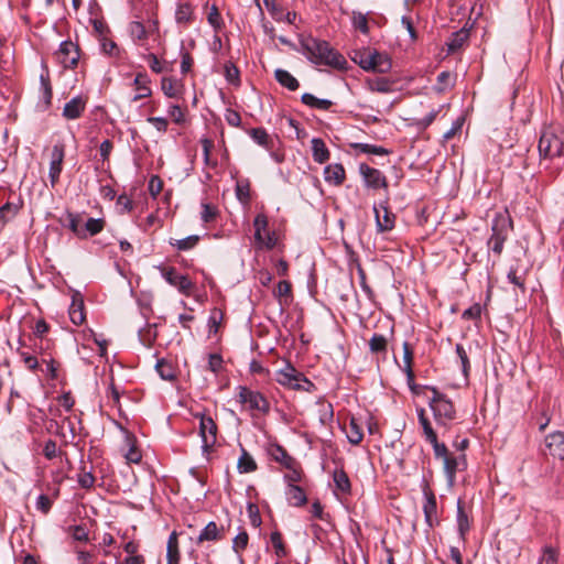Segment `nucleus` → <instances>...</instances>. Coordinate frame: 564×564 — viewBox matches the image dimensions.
<instances>
[{"label": "nucleus", "mask_w": 564, "mask_h": 564, "mask_svg": "<svg viewBox=\"0 0 564 564\" xmlns=\"http://www.w3.org/2000/svg\"><path fill=\"white\" fill-rule=\"evenodd\" d=\"M388 340L381 334H373L369 340V349L372 354H386Z\"/></svg>", "instance_id": "42"}, {"label": "nucleus", "mask_w": 564, "mask_h": 564, "mask_svg": "<svg viewBox=\"0 0 564 564\" xmlns=\"http://www.w3.org/2000/svg\"><path fill=\"white\" fill-rule=\"evenodd\" d=\"M424 497L425 501L423 505V512L425 522L429 528H434L436 524H438V517H437V502L435 495L430 490H424Z\"/></svg>", "instance_id": "15"}, {"label": "nucleus", "mask_w": 564, "mask_h": 564, "mask_svg": "<svg viewBox=\"0 0 564 564\" xmlns=\"http://www.w3.org/2000/svg\"><path fill=\"white\" fill-rule=\"evenodd\" d=\"M155 369L163 380L173 381L176 378L173 366L164 359L158 360Z\"/></svg>", "instance_id": "41"}, {"label": "nucleus", "mask_w": 564, "mask_h": 564, "mask_svg": "<svg viewBox=\"0 0 564 564\" xmlns=\"http://www.w3.org/2000/svg\"><path fill=\"white\" fill-rule=\"evenodd\" d=\"M431 391L430 406L434 419L438 425L448 427L456 420L455 406L447 395L440 392L436 388H431Z\"/></svg>", "instance_id": "3"}, {"label": "nucleus", "mask_w": 564, "mask_h": 564, "mask_svg": "<svg viewBox=\"0 0 564 564\" xmlns=\"http://www.w3.org/2000/svg\"><path fill=\"white\" fill-rule=\"evenodd\" d=\"M223 367V357L219 354H210L208 358V369L218 373Z\"/></svg>", "instance_id": "63"}, {"label": "nucleus", "mask_w": 564, "mask_h": 564, "mask_svg": "<svg viewBox=\"0 0 564 564\" xmlns=\"http://www.w3.org/2000/svg\"><path fill=\"white\" fill-rule=\"evenodd\" d=\"M53 501L46 495H40L36 499L35 507L43 514H47L52 508Z\"/></svg>", "instance_id": "56"}, {"label": "nucleus", "mask_w": 564, "mask_h": 564, "mask_svg": "<svg viewBox=\"0 0 564 564\" xmlns=\"http://www.w3.org/2000/svg\"><path fill=\"white\" fill-rule=\"evenodd\" d=\"M507 279L510 283L517 286L521 293H525L527 288L524 274H518V271L511 268L507 274Z\"/></svg>", "instance_id": "49"}, {"label": "nucleus", "mask_w": 564, "mask_h": 564, "mask_svg": "<svg viewBox=\"0 0 564 564\" xmlns=\"http://www.w3.org/2000/svg\"><path fill=\"white\" fill-rule=\"evenodd\" d=\"M237 468L239 473H252L257 469V463L252 456L245 449H241V455L238 459Z\"/></svg>", "instance_id": "34"}, {"label": "nucleus", "mask_w": 564, "mask_h": 564, "mask_svg": "<svg viewBox=\"0 0 564 564\" xmlns=\"http://www.w3.org/2000/svg\"><path fill=\"white\" fill-rule=\"evenodd\" d=\"M538 564H558V552L552 546H544Z\"/></svg>", "instance_id": "46"}, {"label": "nucleus", "mask_w": 564, "mask_h": 564, "mask_svg": "<svg viewBox=\"0 0 564 564\" xmlns=\"http://www.w3.org/2000/svg\"><path fill=\"white\" fill-rule=\"evenodd\" d=\"M443 465L447 482L452 486L455 482L456 471L462 465H465V456L460 455L459 457H455L449 455L448 457H445Z\"/></svg>", "instance_id": "20"}, {"label": "nucleus", "mask_w": 564, "mask_h": 564, "mask_svg": "<svg viewBox=\"0 0 564 564\" xmlns=\"http://www.w3.org/2000/svg\"><path fill=\"white\" fill-rule=\"evenodd\" d=\"M481 315V306L479 303L473 304L470 307L465 310L462 314L463 319H479Z\"/></svg>", "instance_id": "61"}, {"label": "nucleus", "mask_w": 564, "mask_h": 564, "mask_svg": "<svg viewBox=\"0 0 564 564\" xmlns=\"http://www.w3.org/2000/svg\"><path fill=\"white\" fill-rule=\"evenodd\" d=\"M64 158H65V144L62 141H57L52 147L51 154H50L48 177H50L52 187H54L59 180V175L63 170Z\"/></svg>", "instance_id": "9"}, {"label": "nucleus", "mask_w": 564, "mask_h": 564, "mask_svg": "<svg viewBox=\"0 0 564 564\" xmlns=\"http://www.w3.org/2000/svg\"><path fill=\"white\" fill-rule=\"evenodd\" d=\"M236 196L242 204H248L250 200V183L248 180H239L236 184Z\"/></svg>", "instance_id": "45"}, {"label": "nucleus", "mask_w": 564, "mask_h": 564, "mask_svg": "<svg viewBox=\"0 0 564 564\" xmlns=\"http://www.w3.org/2000/svg\"><path fill=\"white\" fill-rule=\"evenodd\" d=\"M216 215H217V209L216 207H214L213 205L208 204V203H203L202 204V213H200V216H202V220L204 223H210L213 221L215 218H216Z\"/></svg>", "instance_id": "57"}, {"label": "nucleus", "mask_w": 564, "mask_h": 564, "mask_svg": "<svg viewBox=\"0 0 564 564\" xmlns=\"http://www.w3.org/2000/svg\"><path fill=\"white\" fill-rule=\"evenodd\" d=\"M346 434H347L348 441L354 445H358L362 441V437H364L362 429L358 424L356 419L352 417L349 421V424L346 427Z\"/></svg>", "instance_id": "37"}, {"label": "nucleus", "mask_w": 564, "mask_h": 564, "mask_svg": "<svg viewBox=\"0 0 564 564\" xmlns=\"http://www.w3.org/2000/svg\"><path fill=\"white\" fill-rule=\"evenodd\" d=\"M359 173L362 176L365 185L372 189L387 188L388 182L386 176L378 169L371 167L366 163L359 165Z\"/></svg>", "instance_id": "12"}, {"label": "nucleus", "mask_w": 564, "mask_h": 564, "mask_svg": "<svg viewBox=\"0 0 564 564\" xmlns=\"http://www.w3.org/2000/svg\"><path fill=\"white\" fill-rule=\"evenodd\" d=\"M129 34L134 43L143 45V42L148 39V30L144 24L140 21H132L128 26Z\"/></svg>", "instance_id": "29"}, {"label": "nucleus", "mask_w": 564, "mask_h": 564, "mask_svg": "<svg viewBox=\"0 0 564 564\" xmlns=\"http://www.w3.org/2000/svg\"><path fill=\"white\" fill-rule=\"evenodd\" d=\"M457 530L459 539L465 542L466 534L470 529V520L468 513L465 511L464 503L460 499L457 501V514H456Z\"/></svg>", "instance_id": "23"}, {"label": "nucleus", "mask_w": 564, "mask_h": 564, "mask_svg": "<svg viewBox=\"0 0 564 564\" xmlns=\"http://www.w3.org/2000/svg\"><path fill=\"white\" fill-rule=\"evenodd\" d=\"M357 272H358L359 284H360L361 290L365 292V294L367 295V297L369 300H372L375 296V293H373L372 289L369 286V284L367 283V276H366L365 270L359 265Z\"/></svg>", "instance_id": "55"}, {"label": "nucleus", "mask_w": 564, "mask_h": 564, "mask_svg": "<svg viewBox=\"0 0 564 564\" xmlns=\"http://www.w3.org/2000/svg\"><path fill=\"white\" fill-rule=\"evenodd\" d=\"M274 78L282 87L291 91H295L300 87L299 80L283 68H276L274 70Z\"/></svg>", "instance_id": "25"}, {"label": "nucleus", "mask_w": 564, "mask_h": 564, "mask_svg": "<svg viewBox=\"0 0 564 564\" xmlns=\"http://www.w3.org/2000/svg\"><path fill=\"white\" fill-rule=\"evenodd\" d=\"M133 85L137 94L132 97L131 101L135 102L143 98L151 96L152 90L150 88V78L145 73H138L134 77Z\"/></svg>", "instance_id": "18"}, {"label": "nucleus", "mask_w": 564, "mask_h": 564, "mask_svg": "<svg viewBox=\"0 0 564 564\" xmlns=\"http://www.w3.org/2000/svg\"><path fill=\"white\" fill-rule=\"evenodd\" d=\"M359 64L365 70H373L377 73H388L391 69L390 58L377 51L365 53L360 56Z\"/></svg>", "instance_id": "8"}, {"label": "nucleus", "mask_w": 564, "mask_h": 564, "mask_svg": "<svg viewBox=\"0 0 564 564\" xmlns=\"http://www.w3.org/2000/svg\"><path fill=\"white\" fill-rule=\"evenodd\" d=\"M105 228V220L102 218H88L83 226L85 239L91 236H96L101 232Z\"/></svg>", "instance_id": "36"}, {"label": "nucleus", "mask_w": 564, "mask_h": 564, "mask_svg": "<svg viewBox=\"0 0 564 564\" xmlns=\"http://www.w3.org/2000/svg\"><path fill=\"white\" fill-rule=\"evenodd\" d=\"M469 37V32L466 29H460L459 31L454 32L448 42L447 47L449 53H455L467 42Z\"/></svg>", "instance_id": "30"}, {"label": "nucleus", "mask_w": 564, "mask_h": 564, "mask_svg": "<svg viewBox=\"0 0 564 564\" xmlns=\"http://www.w3.org/2000/svg\"><path fill=\"white\" fill-rule=\"evenodd\" d=\"M270 541L274 547V553L279 558H283L288 555V551L282 540V534L280 531L271 532Z\"/></svg>", "instance_id": "44"}, {"label": "nucleus", "mask_w": 564, "mask_h": 564, "mask_svg": "<svg viewBox=\"0 0 564 564\" xmlns=\"http://www.w3.org/2000/svg\"><path fill=\"white\" fill-rule=\"evenodd\" d=\"M149 193L152 197H156L163 188V181L158 175L151 176L149 181Z\"/></svg>", "instance_id": "59"}, {"label": "nucleus", "mask_w": 564, "mask_h": 564, "mask_svg": "<svg viewBox=\"0 0 564 564\" xmlns=\"http://www.w3.org/2000/svg\"><path fill=\"white\" fill-rule=\"evenodd\" d=\"M237 390V399L241 404H247L250 410H257L263 414L270 411V403L261 392L245 386H239Z\"/></svg>", "instance_id": "7"}, {"label": "nucleus", "mask_w": 564, "mask_h": 564, "mask_svg": "<svg viewBox=\"0 0 564 564\" xmlns=\"http://www.w3.org/2000/svg\"><path fill=\"white\" fill-rule=\"evenodd\" d=\"M301 100L304 105L321 110H328L333 106L332 100L317 98L310 93L303 94Z\"/></svg>", "instance_id": "32"}, {"label": "nucleus", "mask_w": 564, "mask_h": 564, "mask_svg": "<svg viewBox=\"0 0 564 564\" xmlns=\"http://www.w3.org/2000/svg\"><path fill=\"white\" fill-rule=\"evenodd\" d=\"M302 53L314 64L345 68L346 58L335 51L328 42L312 36L301 40Z\"/></svg>", "instance_id": "1"}, {"label": "nucleus", "mask_w": 564, "mask_h": 564, "mask_svg": "<svg viewBox=\"0 0 564 564\" xmlns=\"http://www.w3.org/2000/svg\"><path fill=\"white\" fill-rule=\"evenodd\" d=\"M286 495L289 502L294 507H301L307 501L304 490L296 485H290Z\"/></svg>", "instance_id": "33"}, {"label": "nucleus", "mask_w": 564, "mask_h": 564, "mask_svg": "<svg viewBox=\"0 0 564 564\" xmlns=\"http://www.w3.org/2000/svg\"><path fill=\"white\" fill-rule=\"evenodd\" d=\"M181 553L178 547V535L173 531L166 544V564H180Z\"/></svg>", "instance_id": "24"}, {"label": "nucleus", "mask_w": 564, "mask_h": 564, "mask_svg": "<svg viewBox=\"0 0 564 564\" xmlns=\"http://www.w3.org/2000/svg\"><path fill=\"white\" fill-rule=\"evenodd\" d=\"M69 530L72 531V536L74 540L79 542H87L88 541V531L84 525H74L70 527Z\"/></svg>", "instance_id": "62"}, {"label": "nucleus", "mask_w": 564, "mask_h": 564, "mask_svg": "<svg viewBox=\"0 0 564 564\" xmlns=\"http://www.w3.org/2000/svg\"><path fill=\"white\" fill-rule=\"evenodd\" d=\"M195 19L194 8L189 2H178L175 10V22L182 26H188Z\"/></svg>", "instance_id": "21"}, {"label": "nucleus", "mask_w": 564, "mask_h": 564, "mask_svg": "<svg viewBox=\"0 0 564 564\" xmlns=\"http://www.w3.org/2000/svg\"><path fill=\"white\" fill-rule=\"evenodd\" d=\"M268 218L263 214H258L253 220V227H254V239L257 243L263 240L264 235L269 231L268 230Z\"/></svg>", "instance_id": "38"}, {"label": "nucleus", "mask_w": 564, "mask_h": 564, "mask_svg": "<svg viewBox=\"0 0 564 564\" xmlns=\"http://www.w3.org/2000/svg\"><path fill=\"white\" fill-rule=\"evenodd\" d=\"M324 180L330 185L340 186L346 180L344 166L339 163L328 164L324 169Z\"/></svg>", "instance_id": "16"}, {"label": "nucleus", "mask_w": 564, "mask_h": 564, "mask_svg": "<svg viewBox=\"0 0 564 564\" xmlns=\"http://www.w3.org/2000/svg\"><path fill=\"white\" fill-rule=\"evenodd\" d=\"M86 101L76 96L65 104L63 108V116L68 120L78 119L85 110Z\"/></svg>", "instance_id": "19"}, {"label": "nucleus", "mask_w": 564, "mask_h": 564, "mask_svg": "<svg viewBox=\"0 0 564 564\" xmlns=\"http://www.w3.org/2000/svg\"><path fill=\"white\" fill-rule=\"evenodd\" d=\"M263 3L267 10L270 12L271 17L280 22L283 21L284 10L276 4L275 0H263Z\"/></svg>", "instance_id": "52"}, {"label": "nucleus", "mask_w": 564, "mask_h": 564, "mask_svg": "<svg viewBox=\"0 0 564 564\" xmlns=\"http://www.w3.org/2000/svg\"><path fill=\"white\" fill-rule=\"evenodd\" d=\"M161 275L164 280L177 291L185 295L189 296L195 289V284L191 281L188 275L181 274L174 267L160 265L158 267Z\"/></svg>", "instance_id": "6"}, {"label": "nucleus", "mask_w": 564, "mask_h": 564, "mask_svg": "<svg viewBox=\"0 0 564 564\" xmlns=\"http://www.w3.org/2000/svg\"><path fill=\"white\" fill-rule=\"evenodd\" d=\"M194 416L199 420L202 449L204 453H209L217 443L218 426L214 419L205 412H196Z\"/></svg>", "instance_id": "5"}, {"label": "nucleus", "mask_w": 564, "mask_h": 564, "mask_svg": "<svg viewBox=\"0 0 564 564\" xmlns=\"http://www.w3.org/2000/svg\"><path fill=\"white\" fill-rule=\"evenodd\" d=\"M455 350L460 360L463 373H464L465 378H467L469 370H470V362H469L467 351L465 350V348L462 344H457Z\"/></svg>", "instance_id": "51"}, {"label": "nucleus", "mask_w": 564, "mask_h": 564, "mask_svg": "<svg viewBox=\"0 0 564 564\" xmlns=\"http://www.w3.org/2000/svg\"><path fill=\"white\" fill-rule=\"evenodd\" d=\"M249 541V535L246 531L240 532L237 534L232 541V550L239 554L241 551H243Z\"/></svg>", "instance_id": "54"}, {"label": "nucleus", "mask_w": 564, "mask_h": 564, "mask_svg": "<svg viewBox=\"0 0 564 564\" xmlns=\"http://www.w3.org/2000/svg\"><path fill=\"white\" fill-rule=\"evenodd\" d=\"M357 148H359L361 152L368 153V154H376V155L388 154L387 149H384L382 147L373 145V144L359 143V144H357Z\"/></svg>", "instance_id": "58"}, {"label": "nucleus", "mask_w": 564, "mask_h": 564, "mask_svg": "<svg viewBox=\"0 0 564 564\" xmlns=\"http://www.w3.org/2000/svg\"><path fill=\"white\" fill-rule=\"evenodd\" d=\"M208 23L215 28L216 30L220 29L221 26V17L217 9V7L213 6L208 15H207Z\"/></svg>", "instance_id": "64"}, {"label": "nucleus", "mask_w": 564, "mask_h": 564, "mask_svg": "<svg viewBox=\"0 0 564 564\" xmlns=\"http://www.w3.org/2000/svg\"><path fill=\"white\" fill-rule=\"evenodd\" d=\"M95 476L91 471H86L85 468L78 474L77 481L78 485L84 489H90L95 485Z\"/></svg>", "instance_id": "53"}, {"label": "nucleus", "mask_w": 564, "mask_h": 564, "mask_svg": "<svg viewBox=\"0 0 564 564\" xmlns=\"http://www.w3.org/2000/svg\"><path fill=\"white\" fill-rule=\"evenodd\" d=\"M269 454L273 460L280 463L285 468H293L296 465L295 458L279 444H274L270 447Z\"/></svg>", "instance_id": "22"}, {"label": "nucleus", "mask_w": 564, "mask_h": 564, "mask_svg": "<svg viewBox=\"0 0 564 564\" xmlns=\"http://www.w3.org/2000/svg\"><path fill=\"white\" fill-rule=\"evenodd\" d=\"M55 55L64 68L76 67L80 57L78 45L70 40L63 41Z\"/></svg>", "instance_id": "10"}, {"label": "nucleus", "mask_w": 564, "mask_h": 564, "mask_svg": "<svg viewBox=\"0 0 564 564\" xmlns=\"http://www.w3.org/2000/svg\"><path fill=\"white\" fill-rule=\"evenodd\" d=\"M200 240L198 235H191L183 239H170V245L180 251L193 249Z\"/></svg>", "instance_id": "35"}, {"label": "nucleus", "mask_w": 564, "mask_h": 564, "mask_svg": "<svg viewBox=\"0 0 564 564\" xmlns=\"http://www.w3.org/2000/svg\"><path fill=\"white\" fill-rule=\"evenodd\" d=\"M43 455L46 459L52 460L63 455V452L57 448V444L54 440H47L43 446Z\"/></svg>", "instance_id": "48"}, {"label": "nucleus", "mask_w": 564, "mask_h": 564, "mask_svg": "<svg viewBox=\"0 0 564 564\" xmlns=\"http://www.w3.org/2000/svg\"><path fill=\"white\" fill-rule=\"evenodd\" d=\"M225 538V529L219 528L216 522H208L205 528L200 531L197 543L219 541Z\"/></svg>", "instance_id": "17"}, {"label": "nucleus", "mask_w": 564, "mask_h": 564, "mask_svg": "<svg viewBox=\"0 0 564 564\" xmlns=\"http://www.w3.org/2000/svg\"><path fill=\"white\" fill-rule=\"evenodd\" d=\"M63 225L67 227L77 238L85 239L83 231V218L80 214L67 213Z\"/></svg>", "instance_id": "26"}, {"label": "nucleus", "mask_w": 564, "mask_h": 564, "mask_svg": "<svg viewBox=\"0 0 564 564\" xmlns=\"http://www.w3.org/2000/svg\"><path fill=\"white\" fill-rule=\"evenodd\" d=\"M440 111H441V108L431 110L424 118L419 119L416 121V123H415L416 127L422 130L426 129L436 119Z\"/></svg>", "instance_id": "60"}, {"label": "nucleus", "mask_w": 564, "mask_h": 564, "mask_svg": "<svg viewBox=\"0 0 564 564\" xmlns=\"http://www.w3.org/2000/svg\"><path fill=\"white\" fill-rule=\"evenodd\" d=\"M413 351L409 343H403V362L404 371L409 383L414 380V372L412 370Z\"/></svg>", "instance_id": "40"}, {"label": "nucleus", "mask_w": 564, "mask_h": 564, "mask_svg": "<svg viewBox=\"0 0 564 564\" xmlns=\"http://www.w3.org/2000/svg\"><path fill=\"white\" fill-rule=\"evenodd\" d=\"M544 446L549 454L561 460L564 459V433L556 431L550 433L544 438Z\"/></svg>", "instance_id": "14"}, {"label": "nucleus", "mask_w": 564, "mask_h": 564, "mask_svg": "<svg viewBox=\"0 0 564 564\" xmlns=\"http://www.w3.org/2000/svg\"><path fill=\"white\" fill-rule=\"evenodd\" d=\"M368 88L373 93L388 94L393 91V82L387 77H375L367 79Z\"/></svg>", "instance_id": "28"}, {"label": "nucleus", "mask_w": 564, "mask_h": 564, "mask_svg": "<svg viewBox=\"0 0 564 564\" xmlns=\"http://www.w3.org/2000/svg\"><path fill=\"white\" fill-rule=\"evenodd\" d=\"M252 140L265 149H271L272 140L263 128H252L249 132Z\"/></svg>", "instance_id": "43"}, {"label": "nucleus", "mask_w": 564, "mask_h": 564, "mask_svg": "<svg viewBox=\"0 0 564 564\" xmlns=\"http://www.w3.org/2000/svg\"><path fill=\"white\" fill-rule=\"evenodd\" d=\"M161 88L166 97L177 98L181 95L182 85L172 77H163Z\"/></svg>", "instance_id": "31"}, {"label": "nucleus", "mask_w": 564, "mask_h": 564, "mask_svg": "<svg viewBox=\"0 0 564 564\" xmlns=\"http://www.w3.org/2000/svg\"><path fill=\"white\" fill-rule=\"evenodd\" d=\"M512 230V220L506 214H498L492 220L491 236L487 241L489 251L500 257L510 231Z\"/></svg>", "instance_id": "2"}, {"label": "nucleus", "mask_w": 564, "mask_h": 564, "mask_svg": "<svg viewBox=\"0 0 564 564\" xmlns=\"http://www.w3.org/2000/svg\"><path fill=\"white\" fill-rule=\"evenodd\" d=\"M333 478L335 486L339 491L343 494L350 492V480L344 469H335Z\"/></svg>", "instance_id": "39"}, {"label": "nucleus", "mask_w": 564, "mask_h": 564, "mask_svg": "<svg viewBox=\"0 0 564 564\" xmlns=\"http://www.w3.org/2000/svg\"><path fill=\"white\" fill-rule=\"evenodd\" d=\"M373 213L376 218L377 230L379 232L390 231L394 227L395 216L383 204L375 205Z\"/></svg>", "instance_id": "13"}, {"label": "nucleus", "mask_w": 564, "mask_h": 564, "mask_svg": "<svg viewBox=\"0 0 564 564\" xmlns=\"http://www.w3.org/2000/svg\"><path fill=\"white\" fill-rule=\"evenodd\" d=\"M312 143V155L315 162L323 164L329 159V151L325 142L319 138H314Z\"/></svg>", "instance_id": "27"}, {"label": "nucleus", "mask_w": 564, "mask_h": 564, "mask_svg": "<svg viewBox=\"0 0 564 564\" xmlns=\"http://www.w3.org/2000/svg\"><path fill=\"white\" fill-rule=\"evenodd\" d=\"M42 362L45 365V368H41V371L44 372L51 380L57 379L59 364L56 362L53 358L48 360L42 359Z\"/></svg>", "instance_id": "50"}, {"label": "nucleus", "mask_w": 564, "mask_h": 564, "mask_svg": "<svg viewBox=\"0 0 564 564\" xmlns=\"http://www.w3.org/2000/svg\"><path fill=\"white\" fill-rule=\"evenodd\" d=\"M304 379V375L297 371L291 364H286L284 368L275 372V381L289 389L299 390L301 380Z\"/></svg>", "instance_id": "11"}, {"label": "nucleus", "mask_w": 564, "mask_h": 564, "mask_svg": "<svg viewBox=\"0 0 564 564\" xmlns=\"http://www.w3.org/2000/svg\"><path fill=\"white\" fill-rule=\"evenodd\" d=\"M538 149L541 159L551 160L562 154L563 141L552 128H545L541 133Z\"/></svg>", "instance_id": "4"}, {"label": "nucleus", "mask_w": 564, "mask_h": 564, "mask_svg": "<svg viewBox=\"0 0 564 564\" xmlns=\"http://www.w3.org/2000/svg\"><path fill=\"white\" fill-rule=\"evenodd\" d=\"M351 22L356 30H359L364 34L369 33L368 18L366 14L354 11L351 15Z\"/></svg>", "instance_id": "47"}]
</instances>
